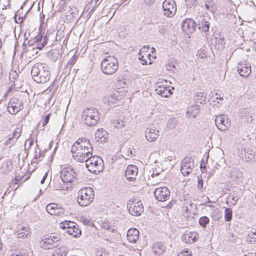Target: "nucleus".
<instances>
[{"label": "nucleus", "instance_id": "obj_1", "mask_svg": "<svg viewBox=\"0 0 256 256\" xmlns=\"http://www.w3.org/2000/svg\"><path fill=\"white\" fill-rule=\"evenodd\" d=\"M93 148L90 141L84 138H78L72 145V157L79 162H86L92 154Z\"/></svg>", "mask_w": 256, "mask_h": 256}, {"label": "nucleus", "instance_id": "obj_2", "mask_svg": "<svg viewBox=\"0 0 256 256\" xmlns=\"http://www.w3.org/2000/svg\"><path fill=\"white\" fill-rule=\"evenodd\" d=\"M32 76L37 83H46L50 80V73L48 65L43 63H37L32 67Z\"/></svg>", "mask_w": 256, "mask_h": 256}, {"label": "nucleus", "instance_id": "obj_3", "mask_svg": "<svg viewBox=\"0 0 256 256\" xmlns=\"http://www.w3.org/2000/svg\"><path fill=\"white\" fill-rule=\"evenodd\" d=\"M100 117V114L96 108H87L82 112V120L87 126H94L97 124Z\"/></svg>", "mask_w": 256, "mask_h": 256}, {"label": "nucleus", "instance_id": "obj_4", "mask_svg": "<svg viewBox=\"0 0 256 256\" xmlns=\"http://www.w3.org/2000/svg\"><path fill=\"white\" fill-rule=\"evenodd\" d=\"M94 192L93 189L90 187H85L78 192L77 202L82 206H88L94 200Z\"/></svg>", "mask_w": 256, "mask_h": 256}, {"label": "nucleus", "instance_id": "obj_5", "mask_svg": "<svg viewBox=\"0 0 256 256\" xmlns=\"http://www.w3.org/2000/svg\"><path fill=\"white\" fill-rule=\"evenodd\" d=\"M118 63L117 58L112 56L104 58L100 64L102 72L108 75L114 74L118 68Z\"/></svg>", "mask_w": 256, "mask_h": 256}, {"label": "nucleus", "instance_id": "obj_6", "mask_svg": "<svg viewBox=\"0 0 256 256\" xmlns=\"http://www.w3.org/2000/svg\"><path fill=\"white\" fill-rule=\"evenodd\" d=\"M86 166L90 172L97 174L103 170L104 162L100 156H92V154L86 162Z\"/></svg>", "mask_w": 256, "mask_h": 256}, {"label": "nucleus", "instance_id": "obj_7", "mask_svg": "<svg viewBox=\"0 0 256 256\" xmlns=\"http://www.w3.org/2000/svg\"><path fill=\"white\" fill-rule=\"evenodd\" d=\"M60 226L61 228L65 230L66 233L73 236L74 237H78L81 234V230L78 228V225L73 222L64 221L62 222L60 224Z\"/></svg>", "mask_w": 256, "mask_h": 256}, {"label": "nucleus", "instance_id": "obj_8", "mask_svg": "<svg viewBox=\"0 0 256 256\" xmlns=\"http://www.w3.org/2000/svg\"><path fill=\"white\" fill-rule=\"evenodd\" d=\"M127 206L130 214L134 216H140L144 212L142 202L137 199H134L132 202L130 200Z\"/></svg>", "mask_w": 256, "mask_h": 256}, {"label": "nucleus", "instance_id": "obj_9", "mask_svg": "<svg viewBox=\"0 0 256 256\" xmlns=\"http://www.w3.org/2000/svg\"><path fill=\"white\" fill-rule=\"evenodd\" d=\"M60 236L54 235L42 240L40 244L42 248L50 250L58 246L60 244Z\"/></svg>", "mask_w": 256, "mask_h": 256}, {"label": "nucleus", "instance_id": "obj_10", "mask_svg": "<svg viewBox=\"0 0 256 256\" xmlns=\"http://www.w3.org/2000/svg\"><path fill=\"white\" fill-rule=\"evenodd\" d=\"M164 14L168 18L172 17L176 11V6L174 0H165L162 5Z\"/></svg>", "mask_w": 256, "mask_h": 256}, {"label": "nucleus", "instance_id": "obj_11", "mask_svg": "<svg viewBox=\"0 0 256 256\" xmlns=\"http://www.w3.org/2000/svg\"><path fill=\"white\" fill-rule=\"evenodd\" d=\"M76 174L70 166L64 168L60 172V178L64 182L70 183L76 178Z\"/></svg>", "mask_w": 256, "mask_h": 256}, {"label": "nucleus", "instance_id": "obj_12", "mask_svg": "<svg viewBox=\"0 0 256 256\" xmlns=\"http://www.w3.org/2000/svg\"><path fill=\"white\" fill-rule=\"evenodd\" d=\"M22 108V102L16 98H11L7 106L8 112L12 114H16Z\"/></svg>", "mask_w": 256, "mask_h": 256}, {"label": "nucleus", "instance_id": "obj_13", "mask_svg": "<svg viewBox=\"0 0 256 256\" xmlns=\"http://www.w3.org/2000/svg\"><path fill=\"white\" fill-rule=\"evenodd\" d=\"M210 18L206 16H199L196 18V26L202 32H208L210 28Z\"/></svg>", "mask_w": 256, "mask_h": 256}, {"label": "nucleus", "instance_id": "obj_14", "mask_svg": "<svg viewBox=\"0 0 256 256\" xmlns=\"http://www.w3.org/2000/svg\"><path fill=\"white\" fill-rule=\"evenodd\" d=\"M122 96L118 91L113 92L111 94L104 96L103 101L110 108L115 107L118 105V101L121 99Z\"/></svg>", "mask_w": 256, "mask_h": 256}, {"label": "nucleus", "instance_id": "obj_15", "mask_svg": "<svg viewBox=\"0 0 256 256\" xmlns=\"http://www.w3.org/2000/svg\"><path fill=\"white\" fill-rule=\"evenodd\" d=\"M194 168V162L190 157L185 158L182 162L180 171L183 176H188Z\"/></svg>", "mask_w": 256, "mask_h": 256}, {"label": "nucleus", "instance_id": "obj_16", "mask_svg": "<svg viewBox=\"0 0 256 256\" xmlns=\"http://www.w3.org/2000/svg\"><path fill=\"white\" fill-rule=\"evenodd\" d=\"M154 196L158 200L164 202L170 198V191L169 189L166 186L161 187L155 190Z\"/></svg>", "mask_w": 256, "mask_h": 256}, {"label": "nucleus", "instance_id": "obj_17", "mask_svg": "<svg viewBox=\"0 0 256 256\" xmlns=\"http://www.w3.org/2000/svg\"><path fill=\"white\" fill-rule=\"evenodd\" d=\"M230 120L228 116L224 114H220L215 119L216 125L218 129L224 131L230 126Z\"/></svg>", "mask_w": 256, "mask_h": 256}, {"label": "nucleus", "instance_id": "obj_18", "mask_svg": "<svg viewBox=\"0 0 256 256\" xmlns=\"http://www.w3.org/2000/svg\"><path fill=\"white\" fill-rule=\"evenodd\" d=\"M138 173V167L135 165H128L125 170V176L130 182H133L136 180Z\"/></svg>", "mask_w": 256, "mask_h": 256}, {"label": "nucleus", "instance_id": "obj_19", "mask_svg": "<svg viewBox=\"0 0 256 256\" xmlns=\"http://www.w3.org/2000/svg\"><path fill=\"white\" fill-rule=\"evenodd\" d=\"M237 70L241 76L247 78L251 73V66L250 64L245 62H239Z\"/></svg>", "mask_w": 256, "mask_h": 256}, {"label": "nucleus", "instance_id": "obj_20", "mask_svg": "<svg viewBox=\"0 0 256 256\" xmlns=\"http://www.w3.org/2000/svg\"><path fill=\"white\" fill-rule=\"evenodd\" d=\"M158 136L159 130L154 126L147 128L145 131V137L149 142L155 141Z\"/></svg>", "mask_w": 256, "mask_h": 256}, {"label": "nucleus", "instance_id": "obj_21", "mask_svg": "<svg viewBox=\"0 0 256 256\" xmlns=\"http://www.w3.org/2000/svg\"><path fill=\"white\" fill-rule=\"evenodd\" d=\"M155 91L158 95L164 98H168L172 94V92L170 86H163L160 83L156 84Z\"/></svg>", "mask_w": 256, "mask_h": 256}, {"label": "nucleus", "instance_id": "obj_22", "mask_svg": "<svg viewBox=\"0 0 256 256\" xmlns=\"http://www.w3.org/2000/svg\"><path fill=\"white\" fill-rule=\"evenodd\" d=\"M198 238V234L195 231L186 230L182 236V240L186 243L192 244L196 242Z\"/></svg>", "mask_w": 256, "mask_h": 256}, {"label": "nucleus", "instance_id": "obj_23", "mask_svg": "<svg viewBox=\"0 0 256 256\" xmlns=\"http://www.w3.org/2000/svg\"><path fill=\"white\" fill-rule=\"evenodd\" d=\"M196 22L191 18L186 19L184 20L182 24V30L188 32H193L196 30Z\"/></svg>", "mask_w": 256, "mask_h": 256}, {"label": "nucleus", "instance_id": "obj_24", "mask_svg": "<svg viewBox=\"0 0 256 256\" xmlns=\"http://www.w3.org/2000/svg\"><path fill=\"white\" fill-rule=\"evenodd\" d=\"M201 105L198 102H194V104L188 106L186 110V116L190 118H196L199 113Z\"/></svg>", "mask_w": 256, "mask_h": 256}, {"label": "nucleus", "instance_id": "obj_25", "mask_svg": "<svg viewBox=\"0 0 256 256\" xmlns=\"http://www.w3.org/2000/svg\"><path fill=\"white\" fill-rule=\"evenodd\" d=\"M27 44L28 45V48H26L24 47L26 46V40H25L24 44H23V49L24 52H26L28 56L30 58H36V56L37 55L38 53V51H37V48H32V44L30 43V40L27 41Z\"/></svg>", "mask_w": 256, "mask_h": 256}, {"label": "nucleus", "instance_id": "obj_26", "mask_svg": "<svg viewBox=\"0 0 256 256\" xmlns=\"http://www.w3.org/2000/svg\"><path fill=\"white\" fill-rule=\"evenodd\" d=\"M126 237L130 242L135 243L139 238V232L136 228H130L128 230Z\"/></svg>", "mask_w": 256, "mask_h": 256}, {"label": "nucleus", "instance_id": "obj_27", "mask_svg": "<svg viewBox=\"0 0 256 256\" xmlns=\"http://www.w3.org/2000/svg\"><path fill=\"white\" fill-rule=\"evenodd\" d=\"M48 40V36H43L41 34H38L35 38L34 42L36 43V48L38 50H42L47 44Z\"/></svg>", "mask_w": 256, "mask_h": 256}, {"label": "nucleus", "instance_id": "obj_28", "mask_svg": "<svg viewBox=\"0 0 256 256\" xmlns=\"http://www.w3.org/2000/svg\"><path fill=\"white\" fill-rule=\"evenodd\" d=\"M108 136V132L103 128L98 129L95 132V139L98 142H104Z\"/></svg>", "mask_w": 256, "mask_h": 256}, {"label": "nucleus", "instance_id": "obj_29", "mask_svg": "<svg viewBox=\"0 0 256 256\" xmlns=\"http://www.w3.org/2000/svg\"><path fill=\"white\" fill-rule=\"evenodd\" d=\"M152 250L156 256H159L165 252L166 247L162 242H156L153 244Z\"/></svg>", "mask_w": 256, "mask_h": 256}, {"label": "nucleus", "instance_id": "obj_30", "mask_svg": "<svg viewBox=\"0 0 256 256\" xmlns=\"http://www.w3.org/2000/svg\"><path fill=\"white\" fill-rule=\"evenodd\" d=\"M30 228L28 227H20L16 232V235L18 238H27L28 236H30Z\"/></svg>", "mask_w": 256, "mask_h": 256}, {"label": "nucleus", "instance_id": "obj_31", "mask_svg": "<svg viewBox=\"0 0 256 256\" xmlns=\"http://www.w3.org/2000/svg\"><path fill=\"white\" fill-rule=\"evenodd\" d=\"M12 169V164L10 160H8L4 162L1 166L0 170L3 174H7Z\"/></svg>", "mask_w": 256, "mask_h": 256}, {"label": "nucleus", "instance_id": "obj_32", "mask_svg": "<svg viewBox=\"0 0 256 256\" xmlns=\"http://www.w3.org/2000/svg\"><path fill=\"white\" fill-rule=\"evenodd\" d=\"M239 196L236 194L234 191L231 192L229 194L227 198L228 200L226 202V204L230 202L231 205L234 206L237 202Z\"/></svg>", "mask_w": 256, "mask_h": 256}, {"label": "nucleus", "instance_id": "obj_33", "mask_svg": "<svg viewBox=\"0 0 256 256\" xmlns=\"http://www.w3.org/2000/svg\"><path fill=\"white\" fill-rule=\"evenodd\" d=\"M250 150L249 149L246 148H242L238 152L239 156L246 161H248L250 158L251 154L250 153Z\"/></svg>", "mask_w": 256, "mask_h": 256}, {"label": "nucleus", "instance_id": "obj_34", "mask_svg": "<svg viewBox=\"0 0 256 256\" xmlns=\"http://www.w3.org/2000/svg\"><path fill=\"white\" fill-rule=\"evenodd\" d=\"M58 206V204L55 203L49 204L46 206V210L48 214L52 215V214H54V210Z\"/></svg>", "mask_w": 256, "mask_h": 256}, {"label": "nucleus", "instance_id": "obj_35", "mask_svg": "<svg viewBox=\"0 0 256 256\" xmlns=\"http://www.w3.org/2000/svg\"><path fill=\"white\" fill-rule=\"evenodd\" d=\"M232 210L230 208H226L224 210V220L226 222H230L232 219Z\"/></svg>", "mask_w": 256, "mask_h": 256}, {"label": "nucleus", "instance_id": "obj_36", "mask_svg": "<svg viewBox=\"0 0 256 256\" xmlns=\"http://www.w3.org/2000/svg\"><path fill=\"white\" fill-rule=\"evenodd\" d=\"M66 248H60L56 249L53 254L52 256H66Z\"/></svg>", "mask_w": 256, "mask_h": 256}, {"label": "nucleus", "instance_id": "obj_37", "mask_svg": "<svg viewBox=\"0 0 256 256\" xmlns=\"http://www.w3.org/2000/svg\"><path fill=\"white\" fill-rule=\"evenodd\" d=\"M38 149L39 150V148L38 145H36V150L34 152V158L36 160H40L42 157H43L44 156V153L46 152V150H43L42 152L40 150H39V152H37L36 149Z\"/></svg>", "mask_w": 256, "mask_h": 256}, {"label": "nucleus", "instance_id": "obj_38", "mask_svg": "<svg viewBox=\"0 0 256 256\" xmlns=\"http://www.w3.org/2000/svg\"><path fill=\"white\" fill-rule=\"evenodd\" d=\"M205 96H203V93L202 92H198L195 96V102H198V104H203Z\"/></svg>", "mask_w": 256, "mask_h": 256}, {"label": "nucleus", "instance_id": "obj_39", "mask_svg": "<svg viewBox=\"0 0 256 256\" xmlns=\"http://www.w3.org/2000/svg\"><path fill=\"white\" fill-rule=\"evenodd\" d=\"M65 212V210L62 206L58 204V206L56 208V210H54V214H52V215H55L57 216H61L64 214Z\"/></svg>", "mask_w": 256, "mask_h": 256}, {"label": "nucleus", "instance_id": "obj_40", "mask_svg": "<svg viewBox=\"0 0 256 256\" xmlns=\"http://www.w3.org/2000/svg\"><path fill=\"white\" fill-rule=\"evenodd\" d=\"M209 222H210L209 218L207 216H204L200 218L199 220L200 224L204 228H206V224H208Z\"/></svg>", "mask_w": 256, "mask_h": 256}, {"label": "nucleus", "instance_id": "obj_41", "mask_svg": "<svg viewBox=\"0 0 256 256\" xmlns=\"http://www.w3.org/2000/svg\"><path fill=\"white\" fill-rule=\"evenodd\" d=\"M108 253L107 251L102 248H100L96 250V256H108Z\"/></svg>", "mask_w": 256, "mask_h": 256}, {"label": "nucleus", "instance_id": "obj_42", "mask_svg": "<svg viewBox=\"0 0 256 256\" xmlns=\"http://www.w3.org/2000/svg\"><path fill=\"white\" fill-rule=\"evenodd\" d=\"M204 6L210 12H213L216 9V6L214 2L210 1L208 2H206Z\"/></svg>", "mask_w": 256, "mask_h": 256}, {"label": "nucleus", "instance_id": "obj_43", "mask_svg": "<svg viewBox=\"0 0 256 256\" xmlns=\"http://www.w3.org/2000/svg\"><path fill=\"white\" fill-rule=\"evenodd\" d=\"M102 228L107 230L110 232H114V226L106 222H104L102 224Z\"/></svg>", "mask_w": 256, "mask_h": 256}, {"label": "nucleus", "instance_id": "obj_44", "mask_svg": "<svg viewBox=\"0 0 256 256\" xmlns=\"http://www.w3.org/2000/svg\"><path fill=\"white\" fill-rule=\"evenodd\" d=\"M77 57L74 55L73 56L68 60L66 67L68 68L69 69H71L73 65L76 63V61Z\"/></svg>", "mask_w": 256, "mask_h": 256}, {"label": "nucleus", "instance_id": "obj_45", "mask_svg": "<svg viewBox=\"0 0 256 256\" xmlns=\"http://www.w3.org/2000/svg\"><path fill=\"white\" fill-rule=\"evenodd\" d=\"M18 77V74L17 72H16V71L12 70L10 72V80L12 82H13L14 83V81L16 80Z\"/></svg>", "mask_w": 256, "mask_h": 256}, {"label": "nucleus", "instance_id": "obj_46", "mask_svg": "<svg viewBox=\"0 0 256 256\" xmlns=\"http://www.w3.org/2000/svg\"><path fill=\"white\" fill-rule=\"evenodd\" d=\"M22 134V128L20 127L16 128L14 132H13L12 136L15 138L16 140H18V139L20 138Z\"/></svg>", "mask_w": 256, "mask_h": 256}, {"label": "nucleus", "instance_id": "obj_47", "mask_svg": "<svg viewBox=\"0 0 256 256\" xmlns=\"http://www.w3.org/2000/svg\"><path fill=\"white\" fill-rule=\"evenodd\" d=\"M16 142L13 136H10L5 142L6 146H12Z\"/></svg>", "mask_w": 256, "mask_h": 256}, {"label": "nucleus", "instance_id": "obj_48", "mask_svg": "<svg viewBox=\"0 0 256 256\" xmlns=\"http://www.w3.org/2000/svg\"><path fill=\"white\" fill-rule=\"evenodd\" d=\"M215 39L216 44H218L221 45V46H223V45L224 44V40L223 36H219L217 37H215Z\"/></svg>", "mask_w": 256, "mask_h": 256}, {"label": "nucleus", "instance_id": "obj_49", "mask_svg": "<svg viewBox=\"0 0 256 256\" xmlns=\"http://www.w3.org/2000/svg\"><path fill=\"white\" fill-rule=\"evenodd\" d=\"M64 32L62 30H58L57 32L56 36V41H60L61 39L64 37Z\"/></svg>", "mask_w": 256, "mask_h": 256}, {"label": "nucleus", "instance_id": "obj_50", "mask_svg": "<svg viewBox=\"0 0 256 256\" xmlns=\"http://www.w3.org/2000/svg\"><path fill=\"white\" fill-rule=\"evenodd\" d=\"M198 188L200 191H202L203 189V180L200 178H198Z\"/></svg>", "mask_w": 256, "mask_h": 256}, {"label": "nucleus", "instance_id": "obj_51", "mask_svg": "<svg viewBox=\"0 0 256 256\" xmlns=\"http://www.w3.org/2000/svg\"><path fill=\"white\" fill-rule=\"evenodd\" d=\"M125 125V122H124L122 120H116V126L117 128H122Z\"/></svg>", "mask_w": 256, "mask_h": 256}, {"label": "nucleus", "instance_id": "obj_52", "mask_svg": "<svg viewBox=\"0 0 256 256\" xmlns=\"http://www.w3.org/2000/svg\"><path fill=\"white\" fill-rule=\"evenodd\" d=\"M50 115V114H48L46 116L44 120L42 122V126H45L46 124L48 122Z\"/></svg>", "mask_w": 256, "mask_h": 256}, {"label": "nucleus", "instance_id": "obj_53", "mask_svg": "<svg viewBox=\"0 0 256 256\" xmlns=\"http://www.w3.org/2000/svg\"><path fill=\"white\" fill-rule=\"evenodd\" d=\"M191 252L188 250L184 251L180 254L178 256H190Z\"/></svg>", "mask_w": 256, "mask_h": 256}, {"label": "nucleus", "instance_id": "obj_54", "mask_svg": "<svg viewBox=\"0 0 256 256\" xmlns=\"http://www.w3.org/2000/svg\"><path fill=\"white\" fill-rule=\"evenodd\" d=\"M254 234L256 235V233L255 234L252 232H250V233L248 234V235L251 237V240H250V242H253L256 241V238H254V236H252L253 235H254Z\"/></svg>", "mask_w": 256, "mask_h": 256}, {"label": "nucleus", "instance_id": "obj_55", "mask_svg": "<svg viewBox=\"0 0 256 256\" xmlns=\"http://www.w3.org/2000/svg\"><path fill=\"white\" fill-rule=\"evenodd\" d=\"M140 57L139 58V60L140 61L141 64L143 65L146 64L147 62H146V60L144 59V56L142 54H140Z\"/></svg>", "mask_w": 256, "mask_h": 256}, {"label": "nucleus", "instance_id": "obj_56", "mask_svg": "<svg viewBox=\"0 0 256 256\" xmlns=\"http://www.w3.org/2000/svg\"><path fill=\"white\" fill-rule=\"evenodd\" d=\"M155 0H144V3L148 6H152L154 4Z\"/></svg>", "mask_w": 256, "mask_h": 256}, {"label": "nucleus", "instance_id": "obj_57", "mask_svg": "<svg viewBox=\"0 0 256 256\" xmlns=\"http://www.w3.org/2000/svg\"><path fill=\"white\" fill-rule=\"evenodd\" d=\"M197 56H198L201 58H204L206 57V56L205 54L202 53V52L198 51L197 54Z\"/></svg>", "mask_w": 256, "mask_h": 256}, {"label": "nucleus", "instance_id": "obj_58", "mask_svg": "<svg viewBox=\"0 0 256 256\" xmlns=\"http://www.w3.org/2000/svg\"><path fill=\"white\" fill-rule=\"evenodd\" d=\"M149 48L148 46H144L142 49L140 50V52H138V55H140L142 54V52H146Z\"/></svg>", "mask_w": 256, "mask_h": 256}, {"label": "nucleus", "instance_id": "obj_59", "mask_svg": "<svg viewBox=\"0 0 256 256\" xmlns=\"http://www.w3.org/2000/svg\"><path fill=\"white\" fill-rule=\"evenodd\" d=\"M166 69L170 71H172L173 70V68H174V66H171L170 64H166Z\"/></svg>", "mask_w": 256, "mask_h": 256}, {"label": "nucleus", "instance_id": "obj_60", "mask_svg": "<svg viewBox=\"0 0 256 256\" xmlns=\"http://www.w3.org/2000/svg\"><path fill=\"white\" fill-rule=\"evenodd\" d=\"M215 94H216V96L215 98L216 100H223V98L220 96V95L218 96V93L216 92Z\"/></svg>", "mask_w": 256, "mask_h": 256}, {"label": "nucleus", "instance_id": "obj_61", "mask_svg": "<svg viewBox=\"0 0 256 256\" xmlns=\"http://www.w3.org/2000/svg\"><path fill=\"white\" fill-rule=\"evenodd\" d=\"M82 222L84 224H88L90 222V220H88L86 218H82Z\"/></svg>", "mask_w": 256, "mask_h": 256}, {"label": "nucleus", "instance_id": "obj_62", "mask_svg": "<svg viewBox=\"0 0 256 256\" xmlns=\"http://www.w3.org/2000/svg\"><path fill=\"white\" fill-rule=\"evenodd\" d=\"M68 36H66L64 40V41H63V44H66V43H67V42H68Z\"/></svg>", "mask_w": 256, "mask_h": 256}, {"label": "nucleus", "instance_id": "obj_63", "mask_svg": "<svg viewBox=\"0 0 256 256\" xmlns=\"http://www.w3.org/2000/svg\"><path fill=\"white\" fill-rule=\"evenodd\" d=\"M244 256H256V253H254V254L250 253V254H245Z\"/></svg>", "mask_w": 256, "mask_h": 256}, {"label": "nucleus", "instance_id": "obj_64", "mask_svg": "<svg viewBox=\"0 0 256 256\" xmlns=\"http://www.w3.org/2000/svg\"><path fill=\"white\" fill-rule=\"evenodd\" d=\"M172 202H170L166 206L167 208H170L171 206H172Z\"/></svg>", "mask_w": 256, "mask_h": 256}]
</instances>
